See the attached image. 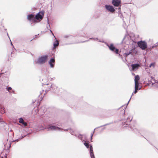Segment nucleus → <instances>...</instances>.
Instances as JSON below:
<instances>
[{
	"label": "nucleus",
	"instance_id": "1",
	"mask_svg": "<svg viewBox=\"0 0 158 158\" xmlns=\"http://www.w3.org/2000/svg\"><path fill=\"white\" fill-rule=\"evenodd\" d=\"M45 129L43 126H40V130H43ZM45 129H47L48 130H59L60 128L58 127H56L54 126H52L51 125H48L47 127H46Z\"/></svg>",
	"mask_w": 158,
	"mask_h": 158
},
{
	"label": "nucleus",
	"instance_id": "2",
	"mask_svg": "<svg viewBox=\"0 0 158 158\" xmlns=\"http://www.w3.org/2000/svg\"><path fill=\"white\" fill-rule=\"evenodd\" d=\"M44 14V11H41L40 12L35 16V18L36 19L38 20L39 21H40L42 19Z\"/></svg>",
	"mask_w": 158,
	"mask_h": 158
},
{
	"label": "nucleus",
	"instance_id": "3",
	"mask_svg": "<svg viewBox=\"0 0 158 158\" xmlns=\"http://www.w3.org/2000/svg\"><path fill=\"white\" fill-rule=\"evenodd\" d=\"M47 59V56H44L39 58L37 61V63L38 64H42L45 62Z\"/></svg>",
	"mask_w": 158,
	"mask_h": 158
},
{
	"label": "nucleus",
	"instance_id": "4",
	"mask_svg": "<svg viewBox=\"0 0 158 158\" xmlns=\"http://www.w3.org/2000/svg\"><path fill=\"white\" fill-rule=\"evenodd\" d=\"M137 44L142 49H145L147 47L146 43L143 41H140L138 42Z\"/></svg>",
	"mask_w": 158,
	"mask_h": 158
},
{
	"label": "nucleus",
	"instance_id": "5",
	"mask_svg": "<svg viewBox=\"0 0 158 158\" xmlns=\"http://www.w3.org/2000/svg\"><path fill=\"white\" fill-rule=\"evenodd\" d=\"M105 7L108 11L112 13L114 12L115 10L112 6L106 5H105Z\"/></svg>",
	"mask_w": 158,
	"mask_h": 158
},
{
	"label": "nucleus",
	"instance_id": "6",
	"mask_svg": "<svg viewBox=\"0 0 158 158\" xmlns=\"http://www.w3.org/2000/svg\"><path fill=\"white\" fill-rule=\"evenodd\" d=\"M108 46L111 50L115 52L116 53H118V50L116 48L113 44H111L110 46L108 45Z\"/></svg>",
	"mask_w": 158,
	"mask_h": 158
},
{
	"label": "nucleus",
	"instance_id": "7",
	"mask_svg": "<svg viewBox=\"0 0 158 158\" xmlns=\"http://www.w3.org/2000/svg\"><path fill=\"white\" fill-rule=\"evenodd\" d=\"M112 4L115 6H118L121 3L120 0H112Z\"/></svg>",
	"mask_w": 158,
	"mask_h": 158
},
{
	"label": "nucleus",
	"instance_id": "8",
	"mask_svg": "<svg viewBox=\"0 0 158 158\" xmlns=\"http://www.w3.org/2000/svg\"><path fill=\"white\" fill-rule=\"evenodd\" d=\"M27 19L28 20L31 21L33 22H35L36 20L35 19L34 15H31L28 16Z\"/></svg>",
	"mask_w": 158,
	"mask_h": 158
},
{
	"label": "nucleus",
	"instance_id": "9",
	"mask_svg": "<svg viewBox=\"0 0 158 158\" xmlns=\"http://www.w3.org/2000/svg\"><path fill=\"white\" fill-rule=\"evenodd\" d=\"M132 70L135 71L138 69L139 65L138 64H132L131 65Z\"/></svg>",
	"mask_w": 158,
	"mask_h": 158
},
{
	"label": "nucleus",
	"instance_id": "10",
	"mask_svg": "<svg viewBox=\"0 0 158 158\" xmlns=\"http://www.w3.org/2000/svg\"><path fill=\"white\" fill-rule=\"evenodd\" d=\"M139 79V77L138 75H137L135 77V85L136 86L139 85L138 81Z\"/></svg>",
	"mask_w": 158,
	"mask_h": 158
},
{
	"label": "nucleus",
	"instance_id": "11",
	"mask_svg": "<svg viewBox=\"0 0 158 158\" xmlns=\"http://www.w3.org/2000/svg\"><path fill=\"white\" fill-rule=\"evenodd\" d=\"M50 31L52 33V35H53L54 37L55 38V39H56V38L55 36L54 35L53 33L52 32V31L51 30ZM59 45V43L57 40H56V41L54 42V43L53 44V46L54 48L56 47L57 46Z\"/></svg>",
	"mask_w": 158,
	"mask_h": 158
},
{
	"label": "nucleus",
	"instance_id": "12",
	"mask_svg": "<svg viewBox=\"0 0 158 158\" xmlns=\"http://www.w3.org/2000/svg\"><path fill=\"white\" fill-rule=\"evenodd\" d=\"M19 123H22L25 126H26L27 125V123L24 122L22 118H19Z\"/></svg>",
	"mask_w": 158,
	"mask_h": 158
},
{
	"label": "nucleus",
	"instance_id": "13",
	"mask_svg": "<svg viewBox=\"0 0 158 158\" xmlns=\"http://www.w3.org/2000/svg\"><path fill=\"white\" fill-rule=\"evenodd\" d=\"M55 62V60L53 59H51L49 62V64L51 67H53L54 66V64L52 63H54Z\"/></svg>",
	"mask_w": 158,
	"mask_h": 158
},
{
	"label": "nucleus",
	"instance_id": "14",
	"mask_svg": "<svg viewBox=\"0 0 158 158\" xmlns=\"http://www.w3.org/2000/svg\"><path fill=\"white\" fill-rule=\"evenodd\" d=\"M89 152L91 158H95L93 149H90Z\"/></svg>",
	"mask_w": 158,
	"mask_h": 158
},
{
	"label": "nucleus",
	"instance_id": "15",
	"mask_svg": "<svg viewBox=\"0 0 158 158\" xmlns=\"http://www.w3.org/2000/svg\"><path fill=\"white\" fill-rule=\"evenodd\" d=\"M138 86H136L135 85V91H134V93L135 94L137 92V90L138 89Z\"/></svg>",
	"mask_w": 158,
	"mask_h": 158
},
{
	"label": "nucleus",
	"instance_id": "16",
	"mask_svg": "<svg viewBox=\"0 0 158 158\" xmlns=\"http://www.w3.org/2000/svg\"><path fill=\"white\" fill-rule=\"evenodd\" d=\"M84 144L85 146V147L87 148H89V145L88 143H87L85 142L84 143Z\"/></svg>",
	"mask_w": 158,
	"mask_h": 158
},
{
	"label": "nucleus",
	"instance_id": "17",
	"mask_svg": "<svg viewBox=\"0 0 158 158\" xmlns=\"http://www.w3.org/2000/svg\"><path fill=\"white\" fill-rule=\"evenodd\" d=\"M11 89V87H10L7 88V90H8V91H9Z\"/></svg>",
	"mask_w": 158,
	"mask_h": 158
},
{
	"label": "nucleus",
	"instance_id": "18",
	"mask_svg": "<svg viewBox=\"0 0 158 158\" xmlns=\"http://www.w3.org/2000/svg\"><path fill=\"white\" fill-rule=\"evenodd\" d=\"M154 66V65L153 64H150V67H151V66Z\"/></svg>",
	"mask_w": 158,
	"mask_h": 158
},
{
	"label": "nucleus",
	"instance_id": "19",
	"mask_svg": "<svg viewBox=\"0 0 158 158\" xmlns=\"http://www.w3.org/2000/svg\"><path fill=\"white\" fill-rule=\"evenodd\" d=\"M92 148V147L90 146V148Z\"/></svg>",
	"mask_w": 158,
	"mask_h": 158
},
{
	"label": "nucleus",
	"instance_id": "20",
	"mask_svg": "<svg viewBox=\"0 0 158 158\" xmlns=\"http://www.w3.org/2000/svg\"><path fill=\"white\" fill-rule=\"evenodd\" d=\"M4 112H5L4 111L3 112H2V113H4Z\"/></svg>",
	"mask_w": 158,
	"mask_h": 158
},
{
	"label": "nucleus",
	"instance_id": "21",
	"mask_svg": "<svg viewBox=\"0 0 158 158\" xmlns=\"http://www.w3.org/2000/svg\"><path fill=\"white\" fill-rule=\"evenodd\" d=\"M132 74H133V75H135V74H134V73H132Z\"/></svg>",
	"mask_w": 158,
	"mask_h": 158
},
{
	"label": "nucleus",
	"instance_id": "22",
	"mask_svg": "<svg viewBox=\"0 0 158 158\" xmlns=\"http://www.w3.org/2000/svg\"><path fill=\"white\" fill-rule=\"evenodd\" d=\"M1 121V119L0 118V121Z\"/></svg>",
	"mask_w": 158,
	"mask_h": 158
}]
</instances>
